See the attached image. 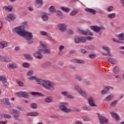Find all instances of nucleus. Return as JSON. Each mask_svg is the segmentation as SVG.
<instances>
[{
  "label": "nucleus",
  "instance_id": "f257e3e1",
  "mask_svg": "<svg viewBox=\"0 0 124 124\" xmlns=\"http://www.w3.org/2000/svg\"><path fill=\"white\" fill-rule=\"evenodd\" d=\"M12 31L14 33H16L19 36L23 37L25 40L27 41L28 44L33 43V35L31 32L26 31L24 26H18L13 28Z\"/></svg>",
  "mask_w": 124,
  "mask_h": 124
},
{
  "label": "nucleus",
  "instance_id": "f03ea898",
  "mask_svg": "<svg viewBox=\"0 0 124 124\" xmlns=\"http://www.w3.org/2000/svg\"><path fill=\"white\" fill-rule=\"evenodd\" d=\"M29 80L32 81L35 80L37 82L38 85H41L44 89L50 92H54L56 90V84L49 80H43L37 78L35 76H31L28 78Z\"/></svg>",
  "mask_w": 124,
  "mask_h": 124
},
{
  "label": "nucleus",
  "instance_id": "7ed1b4c3",
  "mask_svg": "<svg viewBox=\"0 0 124 124\" xmlns=\"http://www.w3.org/2000/svg\"><path fill=\"white\" fill-rule=\"evenodd\" d=\"M17 96H21L22 97H24V98L29 99L31 97L30 94H32V95H39V96H44V94L42 93H38V92H17L16 93Z\"/></svg>",
  "mask_w": 124,
  "mask_h": 124
},
{
  "label": "nucleus",
  "instance_id": "20e7f679",
  "mask_svg": "<svg viewBox=\"0 0 124 124\" xmlns=\"http://www.w3.org/2000/svg\"><path fill=\"white\" fill-rule=\"evenodd\" d=\"M62 104L59 106V109L61 110L62 112H64V113H71V111H72V109L71 108H67L66 106H68L69 104L68 103H62Z\"/></svg>",
  "mask_w": 124,
  "mask_h": 124
},
{
  "label": "nucleus",
  "instance_id": "39448f33",
  "mask_svg": "<svg viewBox=\"0 0 124 124\" xmlns=\"http://www.w3.org/2000/svg\"><path fill=\"white\" fill-rule=\"evenodd\" d=\"M40 46L43 49H41V52L43 54L50 55L51 54V50L47 49V47L46 46V45H45L43 42H40Z\"/></svg>",
  "mask_w": 124,
  "mask_h": 124
},
{
  "label": "nucleus",
  "instance_id": "423d86ee",
  "mask_svg": "<svg viewBox=\"0 0 124 124\" xmlns=\"http://www.w3.org/2000/svg\"><path fill=\"white\" fill-rule=\"evenodd\" d=\"M91 29L95 32H99L101 30L105 31L106 30V28L103 26L98 27L96 26H91Z\"/></svg>",
  "mask_w": 124,
  "mask_h": 124
},
{
  "label": "nucleus",
  "instance_id": "0eeeda50",
  "mask_svg": "<svg viewBox=\"0 0 124 124\" xmlns=\"http://www.w3.org/2000/svg\"><path fill=\"white\" fill-rule=\"evenodd\" d=\"M78 32L81 33V34H84V35H93V33L91 32V31L87 29L86 31L81 29L80 28L78 29Z\"/></svg>",
  "mask_w": 124,
  "mask_h": 124
},
{
  "label": "nucleus",
  "instance_id": "6e6552de",
  "mask_svg": "<svg viewBox=\"0 0 124 124\" xmlns=\"http://www.w3.org/2000/svg\"><path fill=\"white\" fill-rule=\"evenodd\" d=\"M103 50H104L105 51H106L107 53H105L104 52L102 53V55L103 56H108V57H112V54H111V52L110 51V48L109 47L104 46L102 47Z\"/></svg>",
  "mask_w": 124,
  "mask_h": 124
},
{
  "label": "nucleus",
  "instance_id": "1a4fd4ad",
  "mask_svg": "<svg viewBox=\"0 0 124 124\" xmlns=\"http://www.w3.org/2000/svg\"><path fill=\"white\" fill-rule=\"evenodd\" d=\"M41 49H39L38 50L35 52L33 55L34 57L36 58V59H38V60H41L42 59H43V55L42 54H41Z\"/></svg>",
  "mask_w": 124,
  "mask_h": 124
},
{
  "label": "nucleus",
  "instance_id": "9d476101",
  "mask_svg": "<svg viewBox=\"0 0 124 124\" xmlns=\"http://www.w3.org/2000/svg\"><path fill=\"white\" fill-rule=\"evenodd\" d=\"M75 89H76V90H77V91L79 93H80V94H81V95L82 96H84L85 97L87 96L86 93H85V92L82 90V89L80 88L79 86L75 85Z\"/></svg>",
  "mask_w": 124,
  "mask_h": 124
},
{
  "label": "nucleus",
  "instance_id": "9b49d317",
  "mask_svg": "<svg viewBox=\"0 0 124 124\" xmlns=\"http://www.w3.org/2000/svg\"><path fill=\"white\" fill-rule=\"evenodd\" d=\"M99 121L100 124H104V123H108L109 120L106 118L105 117L102 116L101 115H98Z\"/></svg>",
  "mask_w": 124,
  "mask_h": 124
},
{
  "label": "nucleus",
  "instance_id": "f8f14e48",
  "mask_svg": "<svg viewBox=\"0 0 124 124\" xmlns=\"http://www.w3.org/2000/svg\"><path fill=\"white\" fill-rule=\"evenodd\" d=\"M9 46V43L6 41H1L0 42V49H4Z\"/></svg>",
  "mask_w": 124,
  "mask_h": 124
},
{
  "label": "nucleus",
  "instance_id": "ddd939ff",
  "mask_svg": "<svg viewBox=\"0 0 124 124\" xmlns=\"http://www.w3.org/2000/svg\"><path fill=\"white\" fill-rule=\"evenodd\" d=\"M58 29L60 31H66V25L65 24H58Z\"/></svg>",
  "mask_w": 124,
  "mask_h": 124
},
{
  "label": "nucleus",
  "instance_id": "4468645a",
  "mask_svg": "<svg viewBox=\"0 0 124 124\" xmlns=\"http://www.w3.org/2000/svg\"><path fill=\"white\" fill-rule=\"evenodd\" d=\"M12 110L13 112V116L14 118L16 119V120H18V118L20 117V111L14 108L12 109Z\"/></svg>",
  "mask_w": 124,
  "mask_h": 124
},
{
  "label": "nucleus",
  "instance_id": "2eb2a0df",
  "mask_svg": "<svg viewBox=\"0 0 124 124\" xmlns=\"http://www.w3.org/2000/svg\"><path fill=\"white\" fill-rule=\"evenodd\" d=\"M42 19L45 22H46L49 20V14L46 13V12H42Z\"/></svg>",
  "mask_w": 124,
  "mask_h": 124
},
{
  "label": "nucleus",
  "instance_id": "dca6fc26",
  "mask_svg": "<svg viewBox=\"0 0 124 124\" xmlns=\"http://www.w3.org/2000/svg\"><path fill=\"white\" fill-rule=\"evenodd\" d=\"M52 65V63L50 62H44L41 64L43 68H49Z\"/></svg>",
  "mask_w": 124,
  "mask_h": 124
},
{
  "label": "nucleus",
  "instance_id": "f3484780",
  "mask_svg": "<svg viewBox=\"0 0 124 124\" xmlns=\"http://www.w3.org/2000/svg\"><path fill=\"white\" fill-rule=\"evenodd\" d=\"M35 5L37 8L41 7L43 5V0H36L35 2Z\"/></svg>",
  "mask_w": 124,
  "mask_h": 124
},
{
  "label": "nucleus",
  "instance_id": "a211bd4d",
  "mask_svg": "<svg viewBox=\"0 0 124 124\" xmlns=\"http://www.w3.org/2000/svg\"><path fill=\"white\" fill-rule=\"evenodd\" d=\"M6 19L8 22H12L15 20V16L13 14H9L7 16Z\"/></svg>",
  "mask_w": 124,
  "mask_h": 124
},
{
  "label": "nucleus",
  "instance_id": "6ab92c4d",
  "mask_svg": "<svg viewBox=\"0 0 124 124\" xmlns=\"http://www.w3.org/2000/svg\"><path fill=\"white\" fill-rule=\"evenodd\" d=\"M89 104L91 106H92V107H96V105L94 104V99H93V97H91L89 98L88 100Z\"/></svg>",
  "mask_w": 124,
  "mask_h": 124
},
{
  "label": "nucleus",
  "instance_id": "aec40b11",
  "mask_svg": "<svg viewBox=\"0 0 124 124\" xmlns=\"http://www.w3.org/2000/svg\"><path fill=\"white\" fill-rule=\"evenodd\" d=\"M86 12H88L89 13H91L93 15H95L96 14V11L93 10V9L86 8L85 9Z\"/></svg>",
  "mask_w": 124,
  "mask_h": 124
},
{
  "label": "nucleus",
  "instance_id": "412c9836",
  "mask_svg": "<svg viewBox=\"0 0 124 124\" xmlns=\"http://www.w3.org/2000/svg\"><path fill=\"white\" fill-rule=\"evenodd\" d=\"M110 89H113L114 88L111 86L106 87L101 92L102 94H105L107 93L110 90Z\"/></svg>",
  "mask_w": 124,
  "mask_h": 124
},
{
  "label": "nucleus",
  "instance_id": "4be33fe9",
  "mask_svg": "<svg viewBox=\"0 0 124 124\" xmlns=\"http://www.w3.org/2000/svg\"><path fill=\"white\" fill-rule=\"evenodd\" d=\"M61 93H62V95H64V96H66L68 98H74V97H73V96H72L71 95H69L68 93H67V92H66V91H63V92H62Z\"/></svg>",
  "mask_w": 124,
  "mask_h": 124
},
{
  "label": "nucleus",
  "instance_id": "5701e85b",
  "mask_svg": "<svg viewBox=\"0 0 124 124\" xmlns=\"http://www.w3.org/2000/svg\"><path fill=\"white\" fill-rule=\"evenodd\" d=\"M54 100L53 99V97L52 96H48L46 97L45 99V101L46 103H52Z\"/></svg>",
  "mask_w": 124,
  "mask_h": 124
},
{
  "label": "nucleus",
  "instance_id": "b1692460",
  "mask_svg": "<svg viewBox=\"0 0 124 124\" xmlns=\"http://www.w3.org/2000/svg\"><path fill=\"white\" fill-rule=\"evenodd\" d=\"M39 115V113L37 112H29L27 113V115L28 117H35Z\"/></svg>",
  "mask_w": 124,
  "mask_h": 124
},
{
  "label": "nucleus",
  "instance_id": "393cba45",
  "mask_svg": "<svg viewBox=\"0 0 124 124\" xmlns=\"http://www.w3.org/2000/svg\"><path fill=\"white\" fill-rule=\"evenodd\" d=\"M8 68H11V69H13V68H18V65L16 63H12L8 64L7 65Z\"/></svg>",
  "mask_w": 124,
  "mask_h": 124
},
{
  "label": "nucleus",
  "instance_id": "a878e982",
  "mask_svg": "<svg viewBox=\"0 0 124 124\" xmlns=\"http://www.w3.org/2000/svg\"><path fill=\"white\" fill-rule=\"evenodd\" d=\"M110 114L111 116L113 117V118H115L116 121H120V117H119V114L114 112H110Z\"/></svg>",
  "mask_w": 124,
  "mask_h": 124
},
{
  "label": "nucleus",
  "instance_id": "bb28decb",
  "mask_svg": "<svg viewBox=\"0 0 124 124\" xmlns=\"http://www.w3.org/2000/svg\"><path fill=\"white\" fill-rule=\"evenodd\" d=\"M73 62H76V63H78L79 64H85V61L83 60H80L79 59H74L73 60Z\"/></svg>",
  "mask_w": 124,
  "mask_h": 124
},
{
  "label": "nucleus",
  "instance_id": "cd10ccee",
  "mask_svg": "<svg viewBox=\"0 0 124 124\" xmlns=\"http://www.w3.org/2000/svg\"><path fill=\"white\" fill-rule=\"evenodd\" d=\"M75 78L77 81H78V82H82V81H83V78H82V76L78 74L75 75Z\"/></svg>",
  "mask_w": 124,
  "mask_h": 124
},
{
  "label": "nucleus",
  "instance_id": "c85d7f7f",
  "mask_svg": "<svg viewBox=\"0 0 124 124\" xmlns=\"http://www.w3.org/2000/svg\"><path fill=\"white\" fill-rule=\"evenodd\" d=\"M114 94H113L108 95L106 97L105 100H106V101H111V100H112L113 98H114Z\"/></svg>",
  "mask_w": 124,
  "mask_h": 124
},
{
  "label": "nucleus",
  "instance_id": "c756f323",
  "mask_svg": "<svg viewBox=\"0 0 124 124\" xmlns=\"http://www.w3.org/2000/svg\"><path fill=\"white\" fill-rule=\"evenodd\" d=\"M1 102H3L6 105H10V102H9V99L8 98H3L1 99Z\"/></svg>",
  "mask_w": 124,
  "mask_h": 124
},
{
  "label": "nucleus",
  "instance_id": "7c9ffc66",
  "mask_svg": "<svg viewBox=\"0 0 124 124\" xmlns=\"http://www.w3.org/2000/svg\"><path fill=\"white\" fill-rule=\"evenodd\" d=\"M75 42L77 44H78L79 43H81V36H76L75 38Z\"/></svg>",
  "mask_w": 124,
  "mask_h": 124
},
{
  "label": "nucleus",
  "instance_id": "2f4dec72",
  "mask_svg": "<svg viewBox=\"0 0 124 124\" xmlns=\"http://www.w3.org/2000/svg\"><path fill=\"white\" fill-rule=\"evenodd\" d=\"M61 9L64 11V12H66L67 13L68 12H70V9L66 7H61Z\"/></svg>",
  "mask_w": 124,
  "mask_h": 124
},
{
  "label": "nucleus",
  "instance_id": "473e14b6",
  "mask_svg": "<svg viewBox=\"0 0 124 124\" xmlns=\"http://www.w3.org/2000/svg\"><path fill=\"white\" fill-rule=\"evenodd\" d=\"M117 37L119 38V40H122V41H124V33H122L118 35H117Z\"/></svg>",
  "mask_w": 124,
  "mask_h": 124
},
{
  "label": "nucleus",
  "instance_id": "72a5a7b5",
  "mask_svg": "<svg viewBox=\"0 0 124 124\" xmlns=\"http://www.w3.org/2000/svg\"><path fill=\"white\" fill-rule=\"evenodd\" d=\"M108 61L109 62H110V63H114V64H115V63H117V61H116V60H115L114 58H110L108 59Z\"/></svg>",
  "mask_w": 124,
  "mask_h": 124
},
{
  "label": "nucleus",
  "instance_id": "f704fd0d",
  "mask_svg": "<svg viewBox=\"0 0 124 124\" xmlns=\"http://www.w3.org/2000/svg\"><path fill=\"white\" fill-rule=\"evenodd\" d=\"M8 86H9V83L7 82V81H4L2 82V87L3 88H8Z\"/></svg>",
  "mask_w": 124,
  "mask_h": 124
},
{
  "label": "nucleus",
  "instance_id": "c9c22d12",
  "mask_svg": "<svg viewBox=\"0 0 124 124\" xmlns=\"http://www.w3.org/2000/svg\"><path fill=\"white\" fill-rule=\"evenodd\" d=\"M108 18L109 19H114L116 17V13H111L108 15Z\"/></svg>",
  "mask_w": 124,
  "mask_h": 124
},
{
  "label": "nucleus",
  "instance_id": "e433bc0d",
  "mask_svg": "<svg viewBox=\"0 0 124 124\" xmlns=\"http://www.w3.org/2000/svg\"><path fill=\"white\" fill-rule=\"evenodd\" d=\"M82 119L85 122H91V121H92V119L89 117V116H83Z\"/></svg>",
  "mask_w": 124,
  "mask_h": 124
},
{
  "label": "nucleus",
  "instance_id": "4c0bfd02",
  "mask_svg": "<svg viewBox=\"0 0 124 124\" xmlns=\"http://www.w3.org/2000/svg\"><path fill=\"white\" fill-rule=\"evenodd\" d=\"M114 73H119L120 72V67L118 66H115L113 69Z\"/></svg>",
  "mask_w": 124,
  "mask_h": 124
},
{
  "label": "nucleus",
  "instance_id": "58836bf2",
  "mask_svg": "<svg viewBox=\"0 0 124 124\" xmlns=\"http://www.w3.org/2000/svg\"><path fill=\"white\" fill-rule=\"evenodd\" d=\"M78 11L74 10L70 13V16H75V15H76V14H78Z\"/></svg>",
  "mask_w": 124,
  "mask_h": 124
},
{
  "label": "nucleus",
  "instance_id": "ea45409f",
  "mask_svg": "<svg viewBox=\"0 0 124 124\" xmlns=\"http://www.w3.org/2000/svg\"><path fill=\"white\" fill-rule=\"evenodd\" d=\"M24 57L28 60H33L32 56L30 54H24Z\"/></svg>",
  "mask_w": 124,
  "mask_h": 124
},
{
  "label": "nucleus",
  "instance_id": "a19ab883",
  "mask_svg": "<svg viewBox=\"0 0 124 124\" xmlns=\"http://www.w3.org/2000/svg\"><path fill=\"white\" fill-rule=\"evenodd\" d=\"M87 39L85 37L80 36V43H86Z\"/></svg>",
  "mask_w": 124,
  "mask_h": 124
},
{
  "label": "nucleus",
  "instance_id": "79ce46f5",
  "mask_svg": "<svg viewBox=\"0 0 124 124\" xmlns=\"http://www.w3.org/2000/svg\"><path fill=\"white\" fill-rule=\"evenodd\" d=\"M38 107V105L36 104V103H33L31 104V107L32 109H37Z\"/></svg>",
  "mask_w": 124,
  "mask_h": 124
},
{
  "label": "nucleus",
  "instance_id": "37998d69",
  "mask_svg": "<svg viewBox=\"0 0 124 124\" xmlns=\"http://www.w3.org/2000/svg\"><path fill=\"white\" fill-rule=\"evenodd\" d=\"M117 103H118V100L113 101L110 104V107H114L117 105Z\"/></svg>",
  "mask_w": 124,
  "mask_h": 124
},
{
  "label": "nucleus",
  "instance_id": "c03bdc74",
  "mask_svg": "<svg viewBox=\"0 0 124 124\" xmlns=\"http://www.w3.org/2000/svg\"><path fill=\"white\" fill-rule=\"evenodd\" d=\"M16 82L17 83L19 87H25V84L23 82L19 81V80L17 79L16 80Z\"/></svg>",
  "mask_w": 124,
  "mask_h": 124
},
{
  "label": "nucleus",
  "instance_id": "a18cd8bd",
  "mask_svg": "<svg viewBox=\"0 0 124 124\" xmlns=\"http://www.w3.org/2000/svg\"><path fill=\"white\" fill-rule=\"evenodd\" d=\"M0 61L1 62H8V61L6 60V58L5 57L1 56L0 55Z\"/></svg>",
  "mask_w": 124,
  "mask_h": 124
},
{
  "label": "nucleus",
  "instance_id": "49530a36",
  "mask_svg": "<svg viewBox=\"0 0 124 124\" xmlns=\"http://www.w3.org/2000/svg\"><path fill=\"white\" fill-rule=\"evenodd\" d=\"M0 81L2 82H4V81H6V78L3 76H0Z\"/></svg>",
  "mask_w": 124,
  "mask_h": 124
},
{
  "label": "nucleus",
  "instance_id": "de8ad7c7",
  "mask_svg": "<svg viewBox=\"0 0 124 124\" xmlns=\"http://www.w3.org/2000/svg\"><path fill=\"white\" fill-rule=\"evenodd\" d=\"M114 10V7L112 6H110L108 7V8L107 9L108 12H111V11H113Z\"/></svg>",
  "mask_w": 124,
  "mask_h": 124
},
{
  "label": "nucleus",
  "instance_id": "09e8293b",
  "mask_svg": "<svg viewBox=\"0 0 124 124\" xmlns=\"http://www.w3.org/2000/svg\"><path fill=\"white\" fill-rule=\"evenodd\" d=\"M3 117L5 119H11V115L7 114H4Z\"/></svg>",
  "mask_w": 124,
  "mask_h": 124
},
{
  "label": "nucleus",
  "instance_id": "8fccbe9b",
  "mask_svg": "<svg viewBox=\"0 0 124 124\" xmlns=\"http://www.w3.org/2000/svg\"><path fill=\"white\" fill-rule=\"evenodd\" d=\"M5 7L6 8V9L8 11H12V9H13V6H8Z\"/></svg>",
  "mask_w": 124,
  "mask_h": 124
},
{
  "label": "nucleus",
  "instance_id": "3c124183",
  "mask_svg": "<svg viewBox=\"0 0 124 124\" xmlns=\"http://www.w3.org/2000/svg\"><path fill=\"white\" fill-rule=\"evenodd\" d=\"M95 57H96V55L94 53H91L89 54V58H90V59H94Z\"/></svg>",
  "mask_w": 124,
  "mask_h": 124
},
{
  "label": "nucleus",
  "instance_id": "603ef678",
  "mask_svg": "<svg viewBox=\"0 0 124 124\" xmlns=\"http://www.w3.org/2000/svg\"><path fill=\"white\" fill-rule=\"evenodd\" d=\"M49 11L51 12H56V10H55V7L53 6H51L49 8Z\"/></svg>",
  "mask_w": 124,
  "mask_h": 124
},
{
  "label": "nucleus",
  "instance_id": "864d4df0",
  "mask_svg": "<svg viewBox=\"0 0 124 124\" xmlns=\"http://www.w3.org/2000/svg\"><path fill=\"white\" fill-rule=\"evenodd\" d=\"M40 33L42 35H44V36L47 35L48 36H49V35H48V33L46 31H40Z\"/></svg>",
  "mask_w": 124,
  "mask_h": 124
},
{
  "label": "nucleus",
  "instance_id": "5fc2aeb1",
  "mask_svg": "<svg viewBox=\"0 0 124 124\" xmlns=\"http://www.w3.org/2000/svg\"><path fill=\"white\" fill-rule=\"evenodd\" d=\"M30 63H28V62H25L23 64V66L24 67H30Z\"/></svg>",
  "mask_w": 124,
  "mask_h": 124
},
{
  "label": "nucleus",
  "instance_id": "6e6d98bb",
  "mask_svg": "<svg viewBox=\"0 0 124 124\" xmlns=\"http://www.w3.org/2000/svg\"><path fill=\"white\" fill-rule=\"evenodd\" d=\"M33 73H34V72H33V71H29L28 72V76H31V75H33Z\"/></svg>",
  "mask_w": 124,
  "mask_h": 124
},
{
  "label": "nucleus",
  "instance_id": "4d7b16f0",
  "mask_svg": "<svg viewBox=\"0 0 124 124\" xmlns=\"http://www.w3.org/2000/svg\"><path fill=\"white\" fill-rule=\"evenodd\" d=\"M112 40H113V41H114V42H117V43H123V42L118 41V40H117V39H116L115 38H113Z\"/></svg>",
  "mask_w": 124,
  "mask_h": 124
},
{
  "label": "nucleus",
  "instance_id": "13d9d810",
  "mask_svg": "<svg viewBox=\"0 0 124 124\" xmlns=\"http://www.w3.org/2000/svg\"><path fill=\"white\" fill-rule=\"evenodd\" d=\"M95 49V47L93 45L89 46V50H94Z\"/></svg>",
  "mask_w": 124,
  "mask_h": 124
},
{
  "label": "nucleus",
  "instance_id": "bf43d9fd",
  "mask_svg": "<svg viewBox=\"0 0 124 124\" xmlns=\"http://www.w3.org/2000/svg\"><path fill=\"white\" fill-rule=\"evenodd\" d=\"M81 53H82V54H84V55H86V54H87V50L85 49H82L81 50Z\"/></svg>",
  "mask_w": 124,
  "mask_h": 124
},
{
  "label": "nucleus",
  "instance_id": "052dcab7",
  "mask_svg": "<svg viewBox=\"0 0 124 124\" xmlns=\"http://www.w3.org/2000/svg\"><path fill=\"white\" fill-rule=\"evenodd\" d=\"M86 39H87V40H90V41L93 39V37L92 36H87V37H86Z\"/></svg>",
  "mask_w": 124,
  "mask_h": 124
},
{
  "label": "nucleus",
  "instance_id": "680f3d73",
  "mask_svg": "<svg viewBox=\"0 0 124 124\" xmlns=\"http://www.w3.org/2000/svg\"><path fill=\"white\" fill-rule=\"evenodd\" d=\"M83 109H84L86 111H91V110H92V109H91L88 107H83Z\"/></svg>",
  "mask_w": 124,
  "mask_h": 124
},
{
  "label": "nucleus",
  "instance_id": "e2e57ef3",
  "mask_svg": "<svg viewBox=\"0 0 124 124\" xmlns=\"http://www.w3.org/2000/svg\"><path fill=\"white\" fill-rule=\"evenodd\" d=\"M17 109L19 110V111H25V108H22L20 107H17Z\"/></svg>",
  "mask_w": 124,
  "mask_h": 124
},
{
  "label": "nucleus",
  "instance_id": "0e129e2a",
  "mask_svg": "<svg viewBox=\"0 0 124 124\" xmlns=\"http://www.w3.org/2000/svg\"><path fill=\"white\" fill-rule=\"evenodd\" d=\"M75 53H76V50H72L70 52L69 54H70V55H72V54H75Z\"/></svg>",
  "mask_w": 124,
  "mask_h": 124
},
{
  "label": "nucleus",
  "instance_id": "69168bd1",
  "mask_svg": "<svg viewBox=\"0 0 124 124\" xmlns=\"http://www.w3.org/2000/svg\"><path fill=\"white\" fill-rule=\"evenodd\" d=\"M15 50L16 51V52H18V51H20V47L19 46H16L15 48Z\"/></svg>",
  "mask_w": 124,
  "mask_h": 124
},
{
  "label": "nucleus",
  "instance_id": "338daca9",
  "mask_svg": "<svg viewBox=\"0 0 124 124\" xmlns=\"http://www.w3.org/2000/svg\"><path fill=\"white\" fill-rule=\"evenodd\" d=\"M76 124H83V122L79 121H78L76 122Z\"/></svg>",
  "mask_w": 124,
  "mask_h": 124
},
{
  "label": "nucleus",
  "instance_id": "774afa93",
  "mask_svg": "<svg viewBox=\"0 0 124 124\" xmlns=\"http://www.w3.org/2000/svg\"><path fill=\"white\" fill-rule=\"evenodd\" d=\"M122 6L124 8V0H120Z\"/></svg>",
  "mask_w": 124,
  "mask_h": 124
}]
</instances>
